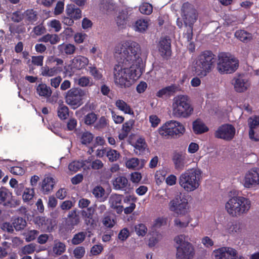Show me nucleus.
I'll list each match as a JSON object with an SVG mask.
<instances>
[{
  "mask_svg": "<svg viewBox=\"0 0 259 259\" xmlns=\"http://www.w3.org/2000/svg\"><path fill=\"white\" fill-rule=\"evenodd\" d=\"M185 131L184 125L181 122L175 120L165 122L158 129L159 134L164 138L182 135Z\"/></svg>",
  "mask_w": 259,
  "mask_h": 259,
  "instance_id": "6e6552de",
  "label": "nucleus"
},
{
  "mask_svg": "<svg viewBox=\"0 0 259 259\" xmlns=\"http://www.w3.org/2000/svg\"><path fill=\"white\" fill-rule=\"evenodd\" d=\"M120 155V153L116 150L110 149L107 151L106 156L111 162L117 161Z\"/></svg>",
  "mask_w": 259,
  "mask_h": 259,
  "instance_id": "8fccbe9b",
  "label": "nucleus"
},
{
  "mask_svg": "<svg viewBox=\"0 0 259 259\" xmlns=\"http://www.w3.org/2000/svg\"><path fill=\"white\" fill-rule=\"evenodd\" d=\"M149 120L151 127L153 128L157 127L161 121L160 119L154 114L150 115L149 117Z\"/></svg>",
  "mask_w": 259,
  "mask_h": 259,
  "instance_id": "e2e57ef3",
  "label": "nucleus"
},
{
  "mask_svg": "<svg viewBox=\"0 0 259 259\" xmlns=\"http://www.w3.org/2000/svg\"><path fill=\"white\" fill-rule=\"evenodd\" d=\"M249 127V138L254 141H259V116H253L247 120Z\"/></svg>",
  "mask_w": 259,
  "mask_h": 259,
  "instance_id": "a211bd4d",
  "label": "nucleus"
},
{
  "mask_svg": "<svg viewBox=\"0 0 259 259\" xmlns=\"http://www.w3.org/2000/svg\"><path fill=\"white\" fill-rule=\"evenodd\" d=\"M90 159L85 161H73L71 162L68 165L69 170L72 172H76L80 168L85 166V162H90Z\"/></svg>",
  "mask_w": 259,
  "mask_h": 259,
  "instance_id": "58836bf2",
  "label": "nucleus"
},
{
  "mask_svg": "<svg viewBox=\"0 0 259 259\" xmlns=\"http://www.w3.org/2000/svg\"><path fill=\"white\" fill-rule=\"evenodd\" d=\"M14 227L17 231L23 229L26 226V222L22 218H18L13 223Z\"/></svg>",
  "mask_w": 259,
  "mask_h": 259,
  "instance_id": "3c124183",
  "label": "nucleus"
},
{
  "mask_svg": "<svg viewBox=\"0 0 259 259\" xmlns=\"http://www.w3.org/2000/svg\"><path fill=\"white\" fill-rule=\"evenodd\" d=\"M36 92L37 94L39 96L48 98L50 97L52 93V91L50 87L48 86L45 83L39 84L36 88Z\"/></svg>",
  "mask_w": 259,
  "mask_h": 259,
  "instance_id": "c756f323",
  "label": "nucleus"
},
{
  "mask_svg": "<svg viewBox=\"0 0 259 259\" xmlns=\"http://www.w3.org/2000/svg\"><path fill=\"white\" fill-rule=\"evenodd\" d=\"M135 123V121L133 119H130L127 122H125L122 125V131L129 133L132 128H133Z\"/></svg>",
  "mask_w": 259,
  "mask_h": 259,
  "instance_id": "774afa93",
  "label": "nucleus"
},
{
  "mask_svg": "<svg viewBox=\"0 0 259 259\" xmlns=\"http://www.w3.org/2000/svg\"><path fill=\"white\" fill-rule=\"evenodd\" d=\"M89 62L88 58L80 55L75 57L71 61L73 67L78 70L84 68L88 65Z\"/></svg>",
  "mask_w": 259,
  "mask_h": 259,
  "instance_id": "393cba45",
  "label": "nucleus"
},
{
  "mask_svg": "<svg viewBox=\"0 0 259 259\" xmlns=\"http://www.w3.org/2000/svg\"><path fill=\"white\" fill-rule=\"evenodd\" d=\"M149 25V20L148 19H140L135 22L133 27L135 31L144 32L147 29Z\"/></svg>",
  "mask_w": 259,
  "mask_h": 259,
  "instance_id": "7c9ffc66",
  "label": "nucleus"
},
{
  "mask_svg": "<svg viewBox=\"0 0 259 259\" xmlns=\"http://www.w3.org/2000/svg\"><path fill=\"white\" fill-rule=\"evenodd\" d=\"M136 198L134 196H126L123 202L125 203H130V205L128 206L125 207L123 210H124V212L125 214H129L132 213L134 210L136 208L135 202L136 201Z\"/></svg>",
  "mask_w": 259,
  "mask_h": 259,
  "instance_id": "2f4dec72",
  "label": "nucleus"
},
{
  "mask_svg": "<svg viewBox=\"0 0 259 259\" xmlns=\"http://www.w3.org/2000/svg\"><path fill=\"white\" fill-rule=\"evenodd\" d=\"M88 70L90 74L97 80H100L102 78V74L100 70L98 69L95 66L89 67Z\"/></svg>",
  "mask_w": 259,
  "mask_h": 259,
  "instance_id": "864d4df0",
  "label": "nucleus"
},
{
  "mask_svg": "<svg viewBox=\"0 0 259 259\" xmlns=\"http://www.w3.org/2000/svg\"><path fill=\"white\" fill-rule=\"evenodd\" d=\"M56 183L55 179L51 176L45 177L41 182V190L44 194H48L53 189Z\"/></svg>",
  "mask_w": 259,
  "mask_h": 259,
  "instance_id": "5701e85b",
  "label": "nucleus"
},
{
  "mask_svg": "<svg viewBox=\"0 0 259 259\" xmlns=\"http://www.w3.org/2000/svg\"><path fill=\"white\" fill-rule=\"evenodd\" d=\"M231 84L234 91L238 93L247 92L251 87V81L249 78L244 74H239L233 77L231 80Z\"/></svg>",
  "mask_w": 259,
  "mask_h": 259,
  "instance_id": "ddd939ff",
  "label": "nucleus"
},
{
  "mask_svg": "<svg viewBox=\"0 0 259 259\" xmlns=\"http://www.w3.org/2000/svg\"><path fill=\"white\" fill-rule=\"evenodd\" d=\"M97 119V115L91 112L87 114L84 117V123L87 125H91L95 123Z\"/></svg>",
  "mask_w": 259,
  "mask_h": 259,
  "instance_id": "bf43d9fd",
  "label": "nucleus"
},
{
  "mask_svg": "<svg viewBox=\"0 0 259 259\" xmlns=\"http://www.w3.org/2000/svg\"><path fill=\"white\" fill-rule=\"evenodd\" d=\"M201 175L202 171L199 168H189L180 175L178 179L179 186L187 193L194 192L201 185Z\"/></svg>",
  "mask_w": 259,
  "mask_h": 259,
  "instance_id": "7ed1b4c3",
  "label": "nucleus"
},
{
  "mask_svg": "<svg viewBox=\"0 0 259 259\" xmlns=\"http://www.w3.org/2000/svg\"><path fill=\"white\" fill-rule=\"evenodd\" d=\"M94 136L89 132L82 133L80 135V142L82 144L87 145L90 144L93 140Z\"/></svg>",
  "mask_w": 259,
  "mask_h": 259,
  "instance_id": "de8ad7c7",
  "label": "nucleus"
},
{
  "mask_svg": "<svg viewBox=\"0 0 259 259\" xmlns=\"http://www.w3.org/2000/svg\"><path fill=\"white\" fill-rule=\"evenodd\" d=\"M115 106L125 114H134V112L130 106L122 100H117L115 102Z\"/></svg>",
  "mask_w": 259,
  "mask_h": 259,
  "instance_id": "72a5a7b5",
  "label": "nucleus"
},
{
  "mask_svg": "<svg viewBox=\"0 0 259 259\" xmlns=\"http://www.w3.org/2000/svg\"><path fill=\"white\" fill-rule=\"evenodd\" d=\"M188 236L180 235L176 236L174 241L177 246V259H192L194 255V249L192 245L187 241Z\"/></svg>",
  "mask_w": 259,
  "mask_h": 259,
  "instance_id": "0eeeda50",
  "label": "nucleus"
},
{
  "mask_svg": "<svg viewBox=\"0 0 259 259\" xmlns=\"http://www.w3.org/2000/svg\"><path fill=\"white\" fill-rule=\"evenodd\" d=\"M153 10L152 5L149 3H145L142 4L139 7L140 12L143 14L149 15Z\"/></svg>",
  "mask_w": 259,
  "mask_h": 259,
  "instance_id": "13d9d810",
  "label": "nucleus"
},
{
  "mask_svg": "<svg viewBox=\"0 0 259 259\" xmlns=\"http://www.w3.org/2000/svg\"><path fill=\"white\" fill-rule=\"evenodd\" d=\"M94 211L95 209L92 207H89L86 210L82 211V216L87 225L91 226L94 224V220L93 217Z\"/></svg>",
  "mask_w": 259,
  "mask_h": 259,
  "instance_id": "473e14b6",
  "label": "nucleus"
},
{
  "mask_svg": "<svg viewBox=\"0 0 259 259\" xmlns=\"http://www.w3.org/2000/svg\"><path fill=\"white\" fill-rule=\"evenodd\" d=\"M215 56L209 51H205L199 54L193 61L191 70L197 76L192 79L191 84L197 87L201 84L199 78L206 76L213 69L215 62Z\"/></svg>",
  "mask_w": 259,
  "mask_h": 259,
  "instance_id": "f03ea898",
  "label": "nucleus"
},
{
  "mask_svg": "<svg viewBox=\"0 0 259 259\" xmlns=\"http://www.w3.org/2000/svg\"><path fill=\"white\" fill-rule=\"evenodd\" d=\"M238 66L239 61L233 56L226 53L219 54L217 69L221 74L232 73Z\"/></svg>",
  "mask_w": 259,
  "mask_h": 259,
  "instance_id": "423d86ee",
  "label": "nucleus"
},
{
  "mask_svg": "<svg viewBox=\"0 0 259 259\" xmlns=\"http://www.w3.org/2000/svg\"><path fill=\"white\" fill-rule=\"evenodd\" d=\"M36 244L30 243L21 247L18 251V254L22 256L24 255L32 254L36 250Z\"/></svg>",
  "mask_w": 259,
  "mask_h": 259,
  "instance_id": "4c0bfd02",
  "label": "nucleus"
},
{
  "mask_svg": "<svg viewBox=\"0 0 259 259\" xmlns=\"http://www.w3.org/2000/svg\"><path fill=\"white\" fill-rule=\"evenodd\" d=\"M87 233L80 232L75 234L72 239V243L74 245H77L83 242L85 238Z\"/></svg>",
  "mask_w": 259,
  "mask_h": 259,
  "instance_id": "5fc2aeb1",
  "label": "nucleus"
},
{
  "mask_svg": "<svg viewBox=\"0 0 259 259\" xmlns=\"http://www.w3.org/2000/svg\"><path fill=\"white\" fill-rule=\"evenodd\" d=\"M58 115L61 119H65L69 116V109L64 105H60L58 108Z\"/></svg>",
  "mask_w": 259,
  "mask_h": 259,
  "instance_id": "a18cd8bd",
  "label": "nucleus"
},
{
  "mask_svg": "<svg viewBox=\"0 0 259 259\" xmlns=\"http://www.w3.org/2000/svg\"><path fill=\"white\" fill-rule=\"evenodd\" d=\"M47 26L50 30H53L56 32H58L62 29V25L60 22L56 19H53L47 23Z\"/></svg>",
  "mask_w": 259,
  "mask_h": 259,
  "instance_id": "c03bdc74",
  "label": "nucleus"
},
{
  "mask_svg": "<svg viewBox=\"0 0 259 259\" xmlns=\"http://www.w3.org/2000/svg\"><path fill=\"white\" fill-rule=\"evenodd\" d=\"M62 71V67L61 66H54L50 68L49 66L46 65L41 67L40 69L41 75L43 76L52 77L57 75Z\"/></svg>",
  "mask_w": 259,
  "mask_h": 259,
  "instance_id": "bb28decb",
  "label": "nucleus"
},
{
  "mask_svg": "<svg viewBox=\"0 0 259 259\" xmlns=\"http://www.w3.org/2000/svg\"><path fill=\"white\" fill-rule=\"evenodd\" d=\"M251 201L243 196H234L230 198L225 204L227 213L233 217H238L246 214L250 209Z\"/></svg>",
  "mask_w": 259,
  "mask_h": 259,
  "instance_id": "39448f33",
  "label": "nucleus"
},
{
  "mask_svg": "<svg viewBox=\"0 0 259 259\" xmlns=\"http://www.w3.org/2000/svg\"><path fill=\"white\" fill-rule=\"evenodd\" d=\"M102 223L105 227L111 228L115 225L116 221L113 218L110 216H105L102 219Z\"/></svg>",
  "mask_w": 259,
  "mask_h": 259,
  "instance_id": "6e6d98bb",
  "label": "nucleus"
},
{
  "mask_svg": "<svg viewBox=\"0 0 259 259\" xmlns=\"http://www.w3.org/2000/svg\"><path fill=\"white\" fill-rule=\"evenodd\" d=\"M140 55V46L135 41H124L115 47L114 56L117 62L113 70L115 84L128 87L141 76L144 63Z\"/></svg>",
  "mask_w": 259,
  "mask_h": 259,
  "instance_id": "f257e3e1",
  "label": "nucleus"
},
{
  "mask_svg": "<svg viewBox=\"0 0 259 259\" xmlns=\"http://www.w3.org/2000/svg\"><path fill=\"white\" fill-rule=\"evenodd\" d=\"M25 20L28 23H32L37 20L36 14L33 10H28L23 15Z\"/></svg>",
  "mask_w": 259,
  "mask_h": 259,
  "instance_id": "79ce46f5",
  "label": "nucleus"
},
{
  "mask_svg": "<svg viewBox=\"0 0 259 259\" xmlns=\"http://www.w3.org/2000/svg\"><path fill=\"white\" fill-rule=\"evenodd\" d=\"M93 195L98 198H101L105 194V190L101 186H96L93 190Z\"/></svg>",
  "mask_w": 259,
  "mask_h": 259,
  "instance_id": "0e129e2a",
  "label": "nucleus"
},
{
  "mask_svg": "<svg viewBox=\"0 0 259 259\" xmlns=\"http://www.w3.org/2000/svg\"><path fill=\"white\" fill-rule=\"evenodd\" d=\"M135 231L138 236L144 237L147 233V228L144 224H139L135 225Z\"/></svg>",
  "mask_w": 259,
  "mask_h": 259,
  "instance_id": "49530a36",
  "label": "nucleus"
},
{
  "mask_svg": "<svg viewBox=\"0 0 259 259\" xmlns=\"http://www.w3.org/2000/svg\"><path fill=\"white\" fill-rule=\"evenodd\" d=\"M86 96V92L84 90L78 88H73L65 93V99L66 103L75 109L83 104Z\"/></svg>",
  "mask_w": 259,
  "mask_h": 259,
  "instance_id": "1a4fd4ad",
  "label": "nucleus"
},
{
  "mask_svg": "<svg viewBox=\"0 0 259 259\" xmlns=\"http://www.w3.org/2000/svg\"><path fill=\"white\" fill-rule=\"evenodd\" d=\"M171 111L174 117L188 118L193 114L194 108L188 96L179 95L172 99Z\"/></svg>",
  "mask_w": 259,
  "mask_h": 259,
  "instance_id": "20e7f679",
  "label": "nucleus"
},
{
  "mask_svg": "<svg viewBox=\"0 0 259 259\" xmlns=\"http://www.w3.org/2000/svg\"><path fill=\"white\" fill-rule=\"evenodd\" d=\"M235 36L243 42H247L252 39V34L243 30L236 31L235 33Z\"/></svg>",
  "mask_w": 259,
  "mask_h": 259,
  "instance_id": "c9c22d12",
  "label": "nucleus"
},
{
  "mask_svg": "<svg viewBox=\"0 0 259 259\" xmlns=\"http://www.w3.org/2000/svg\"><path fill=\"white\" fill-rule=\"evenodd\" d=\"M243 186L248 189L259 185V168L253 167L248 170L244 175L242 181Z\"/></svg>",
  "mask_w": 259,
  "mask_h": 259,
  "instance_id": "2eb2a0df",
  "label": "nucleus"
},
{
  "mask_svg": "<svg viewBox=\"0 0 259 259\" xmlns=\"http://www.w3.org/2000/svg\"><path fill=\"white\" fill-rule=\"evenodd\" d=\"M54 226L51 220L46 219V221L42 226L41 230L44 231L51 232L53 229Z\"/></svg>",
  "mask_w": 259,
  "mask_h": 259,
  "instance_id": "338daca9",
  "label": "nucleus"
},
{
  "mask_svg": "<svg viewBox=\"0 0 259 259\" xmlns=\"http://www.w3.org/2000/svg\"><path fill=\"white\" fill-rule=\"evenodd\" d=\"M69 219L68 225L73 227L77 225L80 222L79 216L77 214L76 210H73L70 211L67 215Z\"/></svg>",
  "mask_w": 259,
  "mask_h": 259,
  "instance_id": "ea45409f",
  "label": "nucleus"
},
{
  "mask_svg": "<svg viewBox=\"0 0 259 259\" xmlns=\"http://www.w3.org/2000/svg\"><path fill=\"white\" fill-rule=\"evenodd\" d=\"M162 236L160 234H157L155 236H152L149 238L148 245L150 247L155 246L161 239Z\"/></svg>",
  "mask_w": 259,
  "mask_h": 259,
  "instance_id": "69168bd1",
  "label": "nucleus"
},
{
  "mask_svg": "<svg viewBox=\"0 0 259 259\" xmlns=\"http://www.w3.org/2000/svg\"><path fill=\"white\" fill-rule=\"evenodd\" d=\"M20 203V200L14 198L12 192L5 187L0 188V204L4 206L16 207Z\"/></svg>",
  "mask_w": 259,
  "mask_h": 259,
  "instance_id": "dca6fc26",
  "label": "nucleus"
},
{
  "mask_svg": "<svg viewBox=\"0 0 259 259\" xmlns=\"http://www.w3.org/2000/svg\"><path fill=\"white\" fill-rule=\"evenodd\" d=\"M158 49L159 53L162 56L168 57L170 55V42L166 38H161L158 44Z\"/></svg>",
  "mask_w": 259,
  "mask_h": 259,
  "instance_id": "412c9836",
  "label": "nucleus"
},
{
  "mask_svg": "<svg viewBox=\"0 0 259 259\" xmlns=\"http://www.w3.org/2000/svg\"><path fill=\"white\" fill-rule=\"evenodd\" d=\"M172 161L175 169L182 170L187 165L190 160L186 153L182 151H175L172 156Z\"/></svg>",
  "mask_w": 259,
  "mask_h": 259,
  "instance_id": "f3484780",
  "label": "nucleus"
},
{
  "mask_svg": "<svg viewBox=\"0 0 259 259\" xmlns=\"http://www.w3.org/2000/svg\"><path fill=\"white\" fill-rule=\"evenodd\" d=\"M192 130L196 135H200L209 131L208 127L200 119H197L192 123Z\"/></svg>",
  "mask_w": 259,
  "mask_h": 259,
  "instance_id": "b1692460",
  "label": "nucleus"
},
{
  "mask_svg": "<svg viewBox=\"0 0 259 259\" xmlns=\"http://www.w3.org/2000/svg\"><path fill=\"white\" fill-rule=\"evenodd\" d=\"M126 13L122 12L119 13L116 18V23L119 27H123L126 24Z\"/></svg>",
  "mask_w": 259,
  "mask_h": 259,
  "instance_id": "052dcab7",
  "label": "nucleus"
},
{
  "mask_svg": "<svg viewBox=\"0 0 259 259\" xmlns=\"http://www.w3.org/2000/svg\"><path fill=\"white\" fill-rule=\"evenodd\" d=\"M39 232L36 230H26L23 235L27 242H31L35 240L38 236Z\"/></svg>",
  "mask_w": 259,
  "mask_h": 259,
  "instance_id": "a19ab883",
  "label": "nucleus"
},
{
  "mask_svg": "<svg viewBox=\"0 0 259 259\" xmlns=\"http://www.w3.org/2000/svg\"><path fill=\"white\" fill-rule=\"evenodd\" d=\"M182 218H177L174 221L175 225L180 228H186L192 220V218L189 215L186 214Z\"/></svg>",
  "mask_w": 259,
  "mask_h": 259,
  "instance_id": "f704fd0d",
  "label": "nucleus"
},
{
  "mask_svg": "<svg viewBox=\"0 0 259 259\" xmlns=\"http://www.w3.org/2000/svg\"><path fill=\"white\" fill-rule=\"evenodd\" d=\"M242 225L239 222H229L223 226L222 232L224 235L237 236L241 233Z\"/></svg>",
  "mask_w": 259,
  "mask_h": 259,
  "instance_id": "6ab92c4d",
  "label": "nucleus"
},
{
  "mask_svg": "<svg viewBox=\"0 0 259 259\" xmlns=\"http://www.w3.org/2000/svg\"><path fill=\"white\" fill-rule=\"evenodd\" d=\"M34 195V190L33 188H26L22 195L24 201L27 202L31 200Z\"/></svg>",
  "mask_w": 259,
  "mask_h": 259,
  "instance_id": "4d7b16f0",
  "label": "nucleus"
},
{
  "mask_svg": "<svg viewBox=\"0 0 259 259\" xmlns=\"http://www.w3.org/2000/svg\"><path fill=\"white\" fill-rule=\"evenodd\" d=\"M85 252V248L83 247L78 246L74 249L73 253L76 258L80 259L84 256Z\"/></svg>",
  "mask_w": 259,
  "mask_h": 259,
  "instance_id": "680f3d73",
  "label": "nucleus"
},
{
  "mask_svg": "<svg viewBox=\"0 0 259 259\" xmlns=\"http://www.w3.org/2000/svg\"><path fill=\"white\" fill-rule=\"evenodd\" d=\"M168 209L178 215H185L188 213L190 209L188 199L184 195H177L170 200Z\"/></svg>",
  "mask_w": 259,
  "mask_h": 259,
  "instance_id": "9d476101",
  "label": "nucleus"
},
{
  "mask_svg": "<svg viewBox=\"0 0 259 259\" xmlns=\"http://www.w3.org/2000/svg\"><path fill=\"white\" fill-rule=\"evenodd\" d=\"M122 199V195L116 194L111 195L109 199L110 207L119 214L121 213L123 209V206L121 205Z\"/></svg>",
  "mask_w": 259,
  "mask_h": 259,
  "instance_id": "aec40b11",
  "label": "nucleus"
},
{
  "mask_svg": "<svg viewBox=\"0 0 259 259\" xmlns=\"http://www.w3.org/2000/svg\"><path fill=\"white\" fill-rule=\"evenodd\" d=\"M65 249L66 246L63 243L57 240L54 241V245L53 247V251L55 254L57 255H60L63 253Z\"/></svg>",
  "mask_w": 259,
  "mask_h": 259,
  "instance_id": "37998d69",
  "label": "nucleus"
},
{
  "mask_svg": "<svg viewBox=\"0 0 259 259\" xmlns=\"http://www.w3.org/2000/svg\"><path fill=\"white\" fill-rule=\"evenodd\" d=\"M177 91V87L174 84L164 87L156 93V96L159 98H169Z\"/></svg>",
  "mask_w": 259,
  "mask_h": 259,
  "instance_id": "a878e982",
  "label": "nucleus"
},
{
  "mask_svg": "<svg viewBox=\"0 0 259 259\" xmlns=\"http://www.w3.org/2000/svg\"><path fill=\"white\" fill-rule=\"evenodd\" d=\"M133 146L140 151H143L147 147V145L145 139L141 137L138 138L135 143L134 144Z\"/></svg>",
  "mask_w": 259,
  "mask_h": 259,
  "instance_id": "603ef678",
  "label": "nucleus"
},
{
  "mask_svg": "<svg viewBox=\"0 0 259 259\" xmlns=\"http://www.w3.org/2000/svg\"><path fill=\"white\" fill-rule=\"evenodd\" d=\"M145 163L144 159L140 161L138 158L134 157L128 159L125 162V165L128 169L142 168Z\"/></svg>",
  "mask_w": 259,
  "mask_h": 259,
  "instance_id": "c85d7f7f",
  "label": "nucleus"
},
{
  "mask_svg": "<svg viewBox=\"0 0 259 259\" xmlns=\"http://www.w3.org/2000/svg\"><path fill=\"white\" fill-rule=\"evenodd\" d=\"M112 185L114 189L122 191H126L130 186L128 180L123 176L116 178L112 181Z\"/></svg>",
  "mask_w": 259,
  "mask_h": 259,
  "instance_id": "4be33fe9",
  "label": "nucleus"
},
{
  "mask_svg": "<svg viewBox=\"0 0 259 259\" xmlns=\"http://www.w3.org/2000/svg\"><path fill=\"white\" fill-rule=\"evenodd\" d=\"M181 15L186 26H189L192 31V26L197 20L196 10L189 3L183 4L181 9Z\"/></svg>",
  "mask_w": 259,
  "mask_h": 259,
  "instance_id": "9b49d317",
  "label": "nucleus"
},
{
  "mask_svg": "<svg viewBox=\"0 0 259 259\" xmlns=\"http://www.w3.org/2000/svg\"><path fill=\"white\" fill-rule=\"evenodd\" d=\"M213 259H245L242 256L237 255V251L229 247H222L213 251Z\"/></svg>",
  "mask_w": 259,
  "mask_h": 259,
  "instance_id": "f8f14e48",
  "label": "nucleus"
},
{
  "mask_svg": "<svg viewBox=\"0 0 259 259\" xmlns=\"http://www.w3.org/2000/svg\"><path fill=\"white\" fill-rule=\"evenodd\" d=\"M58 48L61 53H64L66 55H72L76 50L75 46L71 44H61L58 46Z\"/></svg>",
  "mask_w": 259,
  "mask_h": 259,
  "instance_id": "e433bc0d",
  "label": "nucleus"
},
{
  "mask_svg": "<svg viewBox=\"0 0 259 259\" xmlns=\"http://www.w3.org/2000/svg\"><path fill=\"white\" fill-rule=\"evenodd\" d=\"M235 133L236 129L233 125L225 123L217 128L214 136L216 138L230 141L234 138Z\"/></svg>",
  "mask_w": 259,
  "mask_h": 259,
  "instance_id": "4468645a",
  "label": "nucleus"
},
{
  "mask_svg": "<svg viewBox=\"0 0 259 259\" xmlns=\"http://www.w3.org/2000/svg\"><path fill=\"white\" fill-rule=\"evenodd\" d=\"M66 13L68 16L77 20L81 17V11L73 5H69L66 6Z\"/></svg>",
  "mask_w": 259,
  "mask_h": 259,
  "instance_id": "cd10ccee",
  "label": "nucleus"
},
{
  "mask_svg": "<svg viewBox=\"0 0 259 259\" xmlns=\"http://www.w3.org/2000/svg\"><path fill=\"white\" fill-rule=\"evenodd\" d=\"M77 84L81 87L91 86L93 84L91 78L88 76H82L75 80Z\"/></svg>",
  "mask_w": 259,
  "mask_h": 259,
  "instance_id": "09e8293b",
  "label": "nucleus"
}]
</instances>
